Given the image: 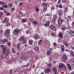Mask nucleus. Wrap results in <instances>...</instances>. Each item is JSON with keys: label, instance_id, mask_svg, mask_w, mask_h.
Instances as JSON below:
<instances>
[{"label": "nucleus", "instance_id": "09e8293b", "mask_svg": "<svg viewBox=\"0 0 74 74\" xmlns=\"http://www.w3.org/2000/svg\"><path fill=\"white\" fill-rule=\"evenodd\" d=\"M28 58H30V57H31V54L30 53L28 55Z\"/></svg>", "mask_w": 74, "mask_h": 74}, {"label": "nucleus", "instance_id": "6ab92c4d", "mask_svg": "<svg viewBox=\"0 0 74 74\" xmlns=\"http://www.w3.org/2000/svg\"><path fill=\"white\" fill-rule=\"evenodd\" d=\"M33 24H34V25H37L38 23V22H37L36 21H33Z\"/></svg>", "mask_w": 74, "mask_h": 74}, {"label": "nucleus", "instance_id": "052dcab7", "mask_svg": "<svg viewBox=\"0 0 74 74\" xmlns=\"http://www.w3.org/2000/svg\"><path fill=\"white\" fill-rule=\"evenodd\" d=\"M48 66L49 67H51V64H48Z\"/></svg>", "mask_w": 74, "mask_h": 74}, {"label": "nucleus", "instance_id": "9b49d317", "mask_svg": "<svg viewBox=\"0 0 74 74\" xmlns=\"http://www.w3.org/2000/svg\"><path fill=\"white\" fill-rule=\"evenodd\" d=\"M70 34L72 36H74V32L73 31L71 30L70 31Z\"/></svg>", "mask_w": 74, "mask_h": 74}, {"label": "nucleus", "instance_id": "6e6d98bb", "mask_svg": "<svg viewBox=\"0 0 74 74\" xmlns=\"http://www.w3.org/2000/svg\"><path fill=\"white\" fill-rule=\"evenodd\" d=\"M0 9L1 10H4V8L3 7H1L0 8Z\"/></svg>", "mask_w": 74, "mask_h": 74}, {"label": "nucleus", "instance_id": "dca6fc26", "mask_svg": "<svg viewBox=\"0 0 74 74\" xmlns=\"http://www.w3.org/2000/svg\"><path fill=\"white\" fill-rule=\"evenodd\" d=\"M33 41L32 40H29V44L30 45H32L33 44Z\"/></svg>", "mask_w": 74, "mask_h": 74}, {"label": "nucleus", "instance_id": "5701e85b", "mask_svg": "<svg viewBox=\"0 0 74 74\" xmlns=\"http://www.w3.org/2000/svg\"><path fill=\"white\" fill-rule=\"evenodd\" d=\"M0 42L1 44H4L5 41H4L3 40H0Z\"/></svg>", "mask_w": 74, "mask_h": 74}, {"label": "nucleus", "instance_id": "4c0bfd02", "mask_svg": "<svg viewBox=\"0 0 74 74\" xmlns=\"http://www.w3.org/2000/svg\"><path fill=\"white\" fill-rule=\"evenodd\" d=\"M6 23L7 26H10V23Z\"/></svg>", "mask_w": 74, "mask_h": 74}, {"label": "nucleus", "instance_id": "4468645a", "mask_svg": "<svg viewBox=\"0 0 74 74\" xmlns=\"http://www.w3.org/2000/svg\"><path fill=\"white\" fill-rule=\"evenodd\" d=\"M21 45V43H18L17 45V48L18 49H20L21 47H20V45Z\"/></svg>", "mask_w": 74, "mask_h": 74}, {"label": "nucleus", "instance_id": "a18cd8bd", "mask_svg": "<svg viewBox=\"0 0 74 74\" xmlns=\"http://www.w3.org/2000/svg\"><path fill=\"white\" fill-rule=\"evenodd\" d=\"M3 12H4L5 13H7L8 11L6 10H5L3 11Z\"/></svg>", "mask_w": 74, "mask_h": 74}, {"label": "nucleus", "instance_id": "f3484780", "mask_svg": "<svg viewBox=\"0 0 74 74\" xmlns=\"http://www.w3.org/2000/svg\"><path fill=\"white\" fill-rule=\"evenodd\" d=\"M42 39H41L40 40L39 42H38V44L39 45H41V43H42Z\"/></svg>", "mask_w": 74, "mask_h": 74}, {"label": "nucleus", "instance_id": "338daca9", "mask_svg": "<svg viewBox=\"0 0 74 74\" xmlns=\"http://www.w3.org/2000/svg\"><path fill=\"white\" fill-rule=\"evenodd\" d=\"M14 9H15L14 8H12V11H14Z\"/></svg>", "mask_w": 74, "mask_h": 74}, {"label": "nucleus", "instance_id": "37998d69", "mask_svg": "<svg viewBox=\"0 0 74 74\" xmlns=\"http://www.w3.org/2000/svg\"><path fill=\"white\" fill-rule=\"evenodd\" d=\"M9 6L10 7H11L12 6V5L11 3H10L9 4Z\"/></svg>", "mask_w": 74, "mask_h": 74}, {"label": "nucleus", "instance_id": "5fc2aeb1", "mask_svg": "<svg viewBox=\"0 0 74 74\" xmlns=\"http://www.w3.org/2000/svg\"><path fill=\"white\" fill-rule=\"evenodd\" d=\"M51 35L53 36H55V33H51Z\"/></svg>", "mask_w": 74, "mask_h": 74}, {"label": "nucleus", "instance_id": "a211bd4d", "mask_svg": "<svg viewBox=\"0 0 74 74\" xmlns=\"http://www.w3.org/2000/svg\"><path fill=\"white\" fill-rule=\"evenodd\" d=\"M30 66V63H28V64L26 66H22V68H24L26 67H28V66Z\"/></svg>", "mask_w": 74, "mask_h": 74}, {"label": "nucleus", "instance_id": "e433bc0d", "mask_svg": "<svg viewBox=\"0 0 74 74\" xmlns=\"http://www.w3.org/2000/svg\"><path fill=\"white\" fill-rule=\"evenodd\" d=\"M58 14L59 15V16H62V15H63L62 13H61L60 12H59L58 13Z\"/></svg>", "mask_w": 74, "mask_h": 74}, {"label": "nucleus", "instance_id": "bf43d9fd", "mask_svg": "<svg viewBox=\"0 0 74 74\" xmlns=\"http://www.w3.org/2000/svg\"><path fill=\"white\" fill-rule=\"evenodd\" d=\"M73 51H71V53L72 55L73 54Z\"/></svg>", "mask_w": 74, "mask_h": 74}, {"label": "nucleus", "instance_id": "58836bf2", "mask_svg": "<svg viewBox=\"0 0 74 74\" xmlns=\"http://www.w3.org/2000/svg\"><path fill=\"white\" fill-rule=\"evenodd\" d=\"M47 55H50V51H48L47 53Z\"/></svg>", "mask_w": 74, "mask_h": 74}, {"label": "nucleus", "instance_id": "f8f14e48", "mask_svg": "<svg viewBox=\"0 0 74 74\" xmlns=\"http://www.w3.org/2000/svg\"><path fill=\"white\" fill-rule=\"evenodd\" d=\"M64 66V65L63 64H61L59 65V68L60 69H62V68Z\"/></svg>", "mask_w": 74, "mask_h": 74}, {"label": "nucleus", "instance_id": "393cba45", "mask_svg": "<svg viewBox=\"0 0 74 74\" xmlns=\"http://www.w3.org/2000/svg\"><path fill=\"white\" fill-rule=\"evenodd\" d=\"M24 39H25V38H24L22 36L20 38V41H22V40H23Z\"/></svg>", "mask_w": 74, "mask_h": 74}, {"label": "nucleus", "instance_id": "a19ab883", "mask_svg": "<svg viewBox=\"0 0 74 74\" xmlns=\"http://www.w3.org/2000/svg\"><path fill=\"white\" fill-rule=\"evenodd\" d=\"M0 4L1 5H4V3L3 2L0 1Z\"/></svg>", "mask_w": 74, "mask_h": 74}, {"label": "nucleus", "instance_id": "a878e982", "mask_svg": "<svg viewBox=\"0 0 74 74\" xmlns=\"http://www.w3.org/2000/svg\"><path fill=\"white\" fill-rule=\"evenodd\" d=\"M68 67L69 70H71V66L70 65V64H69L67 65Z\"/></svg>", "mask_w": 74, "mask_h": 74}, {"label": "nucleus", "instance_id": "9d476101", "mask_svg": "<svg viewBox=\"0 0 74 74\" xmlns=\"http://www.w3.org/2000/svg\"><path fill=\"white\" fill-rule=\"evenodd\" d=\"M50 71H51L50 69L49 68H48L47 69H46L45 70V73H49Z\"/></svg>", "mask_w": 74, "mask_h": 74}, {"label": "nucleus", "instance_id": "f257e3e1", "mask_svg": "<svg viewBox=\"0 0 74 74\" xmlns=\"http://www.w3.org/2000/svg\"><path fill=\"white\" fill-rule=\"evenodd\" d=\"M3 53L4 55H6V56L9 55L10 51L6 47L3 48Z\"/></svg>", "mask_w": 74, "mask_h": 74}, {"label": "nucleus", "instance_id": "0e129e2a", "mask_svg": "<svg viewBox=\"0 0 74 74\" xmlns=\"http://www.w3.org/2000/svg\"><path fill=\"white\" fill-rule=\"evenodd\" d=\"M49 50L50 51H52V48H50L49 49Z\"/></svg>", "mask_w": 74, "mask_h": 74}, {"label": "nucleus", "instance_id": "c03bdc74", "mask_svg": "<svg viewBox=\"0 0 74 74\" xmlns=\"http://www.w3.org/2000/svg\"><path fill=\"white\" fill-rule=\"evenodd\" d=\"M47 7H45V8L43 9V11H45H45H46V10H47Z\"/></svg>", "mask_w": 74, "mask_h": 74}, {"label": "nucleus", "instance_id": "de8ad7c7", "mask_svg": "<svg viewBox=\"0 0 74 74\" xmlns=\"http://www.w3.org/2000/svg\"><path fill=\"white\" fill-rule=\"evenodd\" d=\"M7 45L8 46H10L11 45V43L10 42H8L7 43Z\"/></svg>", "mask_w": 74, "mask_h": 74}, {"label": "nucleus", "instance_id": "2f4dec72", "mask_svg": "<svg viewBox=\"0 0 74 74\" xmlns=\"http://www.w3.org/2000/svg\"><path fill=\"white\" fill-rule=\"evenodd\" d=\"M4 40L5 42H8V38H5L4 39Z\"/></svg>", "mask_w": 74, "mask_h": 74}, {"label": "nucleus", "instance_id": "cd10ccee", "mask_svg": "<svg viewBox=\"0 0 74 74\" xmlns=\"http://www.w3.org/2000/svg\"><path fill=\"white\" fill-rule=\"evenodd\" d=\"M67 11H68V8H65V13H66L67 12Z\"/></svg>", "mask_w": 74, "mask_h": 74}, {"label": "nucleus", "instance_id": "8fccbe9b", "mask_svg": "<svg viewBox=\"0 0 74 74\" xmlns=\"http://www.w3.org/2000/svg\"><path fill=\"white\" fill-rule=\"evenodd\" d=\"M22 21H23V22H24V23H25V22H26V20L25 19H23Z\"/></svg>", "mask_w": 74, "mask_h": 74}, {"label": "nucleus", "instance_id": "f704fd0d", "mask_svg": "<svg viewBox=\"0 0 74 74\" xmlns=\"http://www.w3.org/2000/svg\"><path fill=\"white\" fill-rule=\"evenodd\" d=\"M51 11H52V10H55V8L54 7L52 6L51 8Z\"/></svg>", "mask_w": 74, "mask_h": 74}, {"label": "nucleus", "instance_id": "2eb2a0df", "mask_svg": "<svg viewBox=\"0 0 74 74\" xmlns=\"http://www.w3.org/2000/svg\"><path fill=\"white\" fill-rule=\"evenodd\" d=\"M61 50L62 52H64V45H62L61 47Z\"/></svg>", "mask_w": 74, "mask_h": 74}, {"label": "nucleus", "instance_id": "c85d7f7f", "mask_svg": "<svg viewBox=\"0 0 74 74\" xmlns=\"http://www.w3.org/2000/svg\"><path fill=\"white\" fill-rule=\"evenodd\" d=\"M47 5V3H42V6H46Z\"/></svg>", "mask_w": 74, "mask_h": 74}, {"label": "nucleus", "instance_id": "69168bd1", "mask_svg": "<svg viewBox=\"0 0 74 74\" xmlns=\"http://www.w3.org/2000/svg\"><path fill=\"white\" fill-rule=\"evenodd\" d=\"M19 13L20 14H21V15H22L23 14V13L21 12H20Z\"/></svg>", "mask_w": 74, "mask_h": 74}, {"label": "nucleus", "instance_id": "7c9ffc66", "mask_svg": "<svg viewBox=\"0 0 74 74\" xmlns=\"http://www.w3.org/2000/svg\"><path fill=\"white\" fill-rule=\"evenodd\" d=\"M64 44L65 45H66V46H68L69 45V44L66 42H64Z\"/></svg>", "mask_w": 74, "mask_h": 74}, {"label": "nucleus", "instance_id": "72a5a7b5", "mask_svg": "<svg viewBox=\"0 0 74 74\" xmlns=\"http://www.w3.org/2000/svg\"><path fill=\"white\" fill-rule=\"evenodd\" d=\"M38 49V47H35L34 48V50L35 51H37Z\"/></svg>", "mask_w": 74, "mask_h": 74}, {"label": "nucleus", "instance_id": "ea45409f", "mask_svg": "<svg viewBox=\"0 0 74 74\" xmlns=\"http://www.w3.org/2000/svg\"><path fill=\"white\" fill-rule=\"evenodd\" d=\"M36 11H37V12H38V11H39V9L38 8V7L36 8Z\"/></svg>", "mask_w": 74, "mask_h": 74}, {"label": "nucleus", "instance_id": "f03ea898", "mask_svg": "<svg viewBox=\"0 0 74 74\" xmlns=\"http://www.w3.org/2000/svg\"><path fill=\"white\" fill-rule=\"evenodd\" d=\"M67 60V57L66 55H63L62 58V61L63 62H66Z\"/></svg>", "mask_w": 74, "mask_h": 74}, {"label": "nucleus", "instance_id": "e2e57ef3", "mask_svg": "<svg viewBox=\"0 0 74 74\" xmlns=\"http://www.w3.org/2000/svg\"><path fill=\"white\" fill-rule=\"evenodd\" d=\"M68 18L69 19H71V16H68Z\"/></svg>", "mask_w": 74, "mask_h": 74}, {"label": "nucleus", "instance_id": "4be33fe9", "mask_svg": "<svg viewBox=\"0 0 74 74\" xmlns=\"http://www.w3.org/2000/svg\"><path fill=\"white\" fill-rule=\"evenodd\" d=\"M59 37H60V38H62L63 37V35L61 33H60L59 34Z\"/></svg>", "mask_w": 74, "mask_h": 74}, {"label": "nucleus", "instance_id": "473e14b6", "mask_svg": "<svg viewBox=\"0 0 74 74\" xmlns=\"http://www.w3.org/2000/svg\"><path fill=\"white\" fill-rule=\"evenodd\" d=\"M13 70V69H10L9 70V73L10 74H12V71Z\"/></svg>", "mask_w": 74, "mask_h": 74}, {"label": "nucleus", "instance_id": "0eeeda50", "mask_svg": "<svg viewBox=\"0 0 74 74\" xmlns=\"http://www.w3.org/2000/svg\"><path fill=\"white\" fill-rule=\"evenodd\" d=\"M10 30L9 29H8L6 31V33L5 34V36L6 37H8V36H9V33H10Z\"/></svg>", "mask_w": 74, "mask_h": 74}, {"label": "nucleus", "instance_id": "b1692460", "mask_svg": "<svg viewBox=\"0 0 74 74\" xmlns=\"http://www.w3.org/2000/svg\"><path fill=\"white\" fill-rule=\"evenodd\" d=\"M12 53H16V51H15V50L14 49V48H12Z\"/></svg>", "mask_w": 74, "mask_h": 74}, {"label": "nucleus", "instance_id": "79ce46f5", "mask_svg": "<svg viewBox=\"0 0 74 74\" xmlns=\"http://www.w3.org/2000/svg\"><path fill=\"white\" fill-rule=\"evenodd\" d=\"M3 34V32L2 30H1L0 31V34Z\"/></svg>", "mask_w": 74, "mask_h": 74}, {"label": "nucleus", "instance_id": "7ed1b4c3", "mask_svg": "<svg viewBox=\"0 0 74 74\" xmlns=\"http://www.w3.org/2000/svg\"><path fill=\"white\" fill-rule=\"evenodd\" d=\"M19 32V29L16 28L14 30L13 33V34L14 35H17V34H18V33Z\"/></svg>", "mask_w": 74, "mask_h": 74}, {"label": "nucleus", "instance_id": "774afa93", "mask_svg": "<svg viewBox=\"0 0 74 74\" xmlns=\"http://www.w3.org/2000/svg\"><path fill=\"white\" fill-rule=\"evenodd\" d=\"M70 74H74V72H72Z\"/></svg>", "mask_w": 74, "mask_h": 74}, {"label": "nucleus", "instance_id": "423d86ee", "mask_svg": "<svg viewBox=\"0 0 74 74\" xmlns=\"http://www.w3.org/2000/svg\"><path fill=\"white\" fill-rule=\"evenodd\" d=\"M58 25L59 26H61V25H62V19L61 18H59L58 19Z\"/></svg>", "mask_w": 74, "mask_h": 74}, {"label": "nucleus", "instance_id": "13d9d810", "mask_svg": "<svg viewBox=\"0 0 74 74\" xmlns=\"http://www.w3.org/2000/svg\"><path fill=\"white\" fill-rule=\"evenodd\" d=\"M1 59L3 60L4 59V57H3V56L1 55Z\"/></svg>", "mask_w": 74, "mask_h": 74}, {"label": "nucleus", "instance_id": "39448f33", "mask_svg": "<svg viewBox=\"0 0 74 74\" xmlns=\"http://www.w3.org/2000/svg\"><path fill=\"white\" fill-rule=\"evenodd\" d=\"M3 23H8L9 22V19L8 17H6L4 18L3 21Z\"/></svg>", "mask_w": 74, "mask_h": 74}, {"label": "nucleus", "instance_id": "864d4df0", "mask_svg": "<svg viewBox=\"0 0 74 74\" xmlns=\"http://www.w3.org/2000/svg\"><path fill=\"white\" fill-rule=\"evenodd\" d=\"M57 45V44H56V43H53V45L54 46H56Z\"/></svg>", "mask_w": 74, "mask_h": 74}, {"label": "nucleus", "instance_id": "603ef678", "mask_svg": "<svg viewBox=\"0 0 74 74\" xmlns=\"http://www.w3.org/2000/svg\"><path fill=\"white\" fill-rule=\"evenodd\" d=\"M26 33L27 34L29 33H30V31L29 30H27L26 31Z\"/></svg>", "mask_w": 74, "mask_h": 74}, {"label": "nucleus", "instance_id": "c756f323", "mask_svg": "<svg viewBox=\"0 0 74 74\" xmlns=\"http://www.w3.org/2000/svg\"><path fill=\"white\" fill-rule=\"evenodd\" d=\"M38 36L36 35H35V36H34V38L35 39H37V38H38Z\"/></svg>", "mask_w": 74, "mask_h": 74}, {"label": "nucleus", "instance_id": "412c9836", "mask_svg": "<svg viewBox=\"0 0 74 74\" xmlns=\"http://www.w3.org/2000/svg\"><path fill=\"white\" fill-rule=\"evenodd\" d=\"M53 71L55 72H57V69H56V68L54 67L53 68Z\"/></svg>", "mask_w": 74, "mask_h": 74}, {"label": "nucleus", "instance_id": "20e7f679", "mask_svg": "<svg viewBox=\"0 0 74 74\" xmlns=\"http://www.w3.org/2000/svg\"><path fill=\"white\" fill-rule=\"evenodd\" d=\"M57 18V16L56 15L54 14L53 15V17L52 20V23H55V21H56V19Z\"/></svg>", "mask_w": 74, "mask_h": 74}, {"label": "nucleus", "instance_id": "3c124183", "mask_svg": "<svg viewBox=\"0 0 74 74\" xmlns=\"http://www.w3.org/2000/svg\"><path fill=\"white\" fill-rule=\"evenodd\" d=\"M23 4V2H21L19 3V4L20 5H22Z\"/></svg>", "mask_w": 74, "mask_h": 74}, {"label": "nucleus", "instance_id": "4d7b16f0", "mask_svg": "<svg viewBox=\"0 0 74 74\" xmlns=\"http://www.w3.org/2000/svg\"><path fill=\"white\" fill-rule=\"evenodd\" d=\"M10 15V13H7V15H8V16H9V15Z\"/></svg>", "mask_w": 74, "mask_h": 74}, {"label": "nucleus", "instance_id": "49530a36", "mask_svg": "<svg viewBox=\"0 0 74 74\" xmlns=\"http://www.w3.org/2000/svg\"><path fill=\"white\" fill-rule=\"evenodd\" d=\"M23 42L24 44H26V41L25 40V39H23Z\"/></svg>", "mask_w": 74, "mask_h": 74}, {"label": "nucleus", "instance_id": "c9c22d12", "mask_svg": "<svg viewBox=\"0 0 74 74\" xmlns=\"http://www.w3.org/2000/svg\"><path fill=\"white\" fill-rule=\"evenodd\" d=\"M62 2L64 3H67V1L66 0H62Z\"/></svg>", "mask_w": 74, "mask_h": 74}, {"label": "nucleus", "instance_id": "680f3d73", "mask_svg": "<svg viewBox=\"0 0 74 74\" xmlns=\"http://www.w3.org/2000/svg\"><path fill=\"white\" fill-rule=\"evenodd\" d=\"M65 29H66L65 28H62V30H65Z\"/></svg>", "mask_w": 74, "mask_h": 74}, {"label": "nucleus", "instance_id": "1a4fd4ad", "mask_svg": "<svg viewBox=\"0 0 74 74\" xmlns=\"http://www.w3.org/2000/svg\"><path fill=\"white\" fill-rule=\"evenodd\" d=\"M50 28H51V30H53L54 31H55V30H56V27H54L53 26V25H50Z\"/></svg>", "mask_w": 74, "mask_h": 74}, {"label": "nucleus", "instance_id": "bb28decb", "mask_svg": "<svg viewBox=\"0 0 74 74\" xmlns=\"http://www.w3.org/2000/svg\"><path fill=\"white\" fill-rule=\"evenodd\" d=\"M2 7L4 8H8V5H3Z\"/></svg>", "mask_w": 74, "mask_h": 74}, {"label": "nucleus", "instance_id": "aec40b11", "mask_svg": "<svg viewBox=\"0 0 74 74\" xmlns=\"http://www.w3.org/2000/svg\"><path fill=\"white\" fill-rule=\"evenodd\" d=\"M56 6L57 7H59L60 8H62V5L61 4H60L59 5H56Z\"/></svg>", "mask_w": 74, "mask_h": 74}, {"label": "nucleus", "instance_id": "6e6552de", "mask_svg": "<svg viewBox=\"0 0 74 74\" xmlns=\"http://www.w3.org/2000/svg\"><path fill=\"white\" fill-rule=\"evenodd\" d=\"M27 59V58L25 56V55H23L22 56L20 57L21 60H26Z\"/></svg>", "mask_w": 74, "mask_h": 74}, {"label": "nucleus", "instance_id": "ddd939ff", "mask_svg": "<svg viewBox=\"0 0 74 74\" xmlns=\"http://www.w3.org/2000/svg\"><path fill=\"white\" fill-rule=\"evenodd\" d=\"M45 26V27H47L48 26H49V21H47L46 22V24L44 25Z\"/></svg>", "mask_w": 74, "mask_h": 74}]
</instances>
